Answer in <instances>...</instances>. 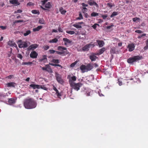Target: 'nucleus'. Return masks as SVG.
<instances>
[{
  "label": "nucleus",
  "instance_id": "obj_41",
  "mask_svg": "<svg viewBox=\"0 0 148 148\" xmlns=\"http://www.w3.org/2000/svg\"><path fill=\"white\" fill-rule=\"evenodd\" d=\"M122 79H119L118 80V83L119 85L120 86L122 85Z\"/></svg>",
  "mask_w": 148,
  "mask_h": 148
},
{
  "label": "nucleus",
  "instance_id": "obj_33",
  "mask_svg": "<svg viewBox=\"0 0 148 148\" xmlns=\"http://www.w3.org/2000/svg\"><path fill=\"white\" fill-rule=\"evenodd\" d=\"M118 13L116 12H114L112 13V14L110 16V17L112 18L114 16H116L117 15Z\"/></svg>",
  "mask_w": 148,
  "mask_h": 148
},
{
  "label": "nucleus",
  "instance_id": "obj_7",
  "mask_svg": "<svg viewBox=\"0 0 148 148\" xmlns=\"http://www.w3.org/2000/svg\"><path fill=\"white\" fill-rule=\"evenodd\" d=\"M82 84L80 83L77 84L74 83L72 85H71V86H72L74 89L78 91L79 89V88L82 86Z\"/></svg>",
  "mask_w": 148,
  "mask_h": 148
},
{
  "label": "nucleus",
  "instance_id": "obj_32",
  "mask_svg": "<svg viewBox=\"0 0 148 148\" xmlns=\"http://www.w3.org/2000/svg\"><path fill=\"white\" fill-rule=\"evenodd\" d=\"M107 5L110 8H111L112 7L115 6L114 3H108L107 4Z\"/></svg>",
  "mask_w": 148,
  "mask_h": 148
},
{
  "label": "nucleus",
  "instance_id": "obj_34",
  "mask_svg": "<svg viewBox=\"0 0 148 148\" xmlns=\"http://www.w3.org/2000/svg\"><path fill=\"white\" fill-rule=\"evenodd\" d=\"M51 6L50 3L49 2L46 4L45 5V7L47 8H50Z\"/></svg>",
  "mask_w": 148,
  "mask_h": 148
},
{
  "label": "nucleus",
  "instance_id": "obj_51",
  "mask_svg": "<svg viewBox=\"0 0 148 148\" xmlns=\"http://www.w3.org/2000/svg\"><path fill=\"white\" fill-rule=\"evenodd\" d=\"M101 16L104 19H106L107 17V15H101Z\"/></svg>",
  "mask_w": 148,
  "mask_h": 148
},
{
  "label": "nucleus",
  "instance_id": "obj_13",
  "mask_svg": "<svg viewBox=\"0 0 148 148\" xmlns=\"http://www.w3.org/2000/svg\"><path fill=\"white\" fill-rule=\"evenodd\" d=\"M63 40L65 42L64 45H66L68 44L71 43L72 42L71 41L66 38H63Z\"/></svg>",
  "mask_w": 148,
  "mask_h": 148
},
{
  "label": "nucleus",
  "instance_id": "obj_35",
  "mask_svg": "<svg viewBox=\"0 0 148 148\" xmlns=\"http://www.w3.org/2000/svg\"><path fill=\"white\" fill-rule=\"evenodd\" d=\"M79 17L77 18V20H81L83 19V17L82 14L80 13L79 14Z\"/></svg>",
  "mask_w": 148,
  "mask_h": 148
},
{
  "label": "nucleus",
  "instance_id": "obj_40",
  "mask_svg": "<svg viewBox=\"0 0 148 148\" xmlns=\"http://www.w3.org/2000/svg\"><path fill=\"white\" fill-rule=\"evenodd\" d=\"M39 22L41 24H44V20L42 19H40L39 21Z\"/></svg>",
  "mask_w": 148,
  "mask_h": 148
},
{
  "label": "nucleus",
  "instance_id": "obj_28",
  "mask_svg": "<svg viewBox=\"0 0 148 148\" xmlns=\"http://www.w3.org/2000/svg\"><path fill=\"white\" fill-rule=\"evenodd\" d=\"M99 15V14L95 12H92L91 14V16L92 17H95Z\"/></svg>",
  "mask_w": 148,
  "mask_h": 148
},
{
  "label": "nucleus",
  "instance_id": "obj_63",
  "mask_svg": "<svg viewBox=\"0 0 148 148\" xmlns=\"http://www.w3.org/2000/svg\"><path fill=\"white\" fill-rule=\"evenodd\" d=\"M0 28L3 30L5 29H6V27L4 26H1Z\"/></svg>",
  "mask_w": 148,
  "mask_h": 148
},
{
  "label": "nucleus",
  "instance_id": "obj_53",
  "mask_svg": "<svg viewBox=\"0 0 148 148\" xmlns=\"http://www.w3.org/2000/svg\"><path fill=\"white\" fill-rule=\"evenodd\" d=\"M135 32L136 33H137L138 34H140V33H143V32L142 31H141V30H136Z\"/></svg>",
  "mask_w": 148,
  "mask_h": 148
},
{
  "label": "nucleus",
  "instance_id": "obj_2",
  "mask_svg": "<svg viewBox=\"0 0 148 148\" xmlns=\"http://www.w3.org/2000/svg\"><path fill=\"white\" fill-rule=\"evenodd\" d=\"M93 66L90 63L88 64L86 66L84 65H82L80 67V69L82 73L87 72L92 69Z\"/></svg>",
  "mask_w": 148,
  "mask_h": 148
},
{
  "label": "nucleus",
  "instance_id": "obj_23",
  "mask_svg": "<svg viewBox=\"0 0 148 148\" xmlns=\"http://www.w3.org/2000/svg\"><path fill=\"white\" fill-rule=\"evenodd\" d=\"M73 26L77 29L81 28L82 27L81 25H80L78 23L73 24Z\"/></svg>",
  "mask_w": 148,
  "mask_h": 148
},
{
  "label": "nucleus",
  "instance_id": "obj_58",
  "mask_svg": "<svg viewBox=\"0 0 148 148\" xmlns=\"http://www.w3.org/2000/svg\"><path fill=\"white\" fill-rule=\"evenodd\" d=\"M23 20H16L15 21L14 23H20L22 22H23Z\"/></svg>",
  "mask_w": 148,
  "mask_h": 148
},
{
  "label": "nucleus",
  "instance_id": "obj_24",
  "mask_svg": "<svg viewBox=\"0 0 148 148\" xmlns=\"http://www.w3.org/2000/svg\"><path fill=\"white\" fill-rule=\"evenodd\" d=\"M8 102L10 104H11L15 103V100L13 98H11L9 99Z\"/></svg>",
  "mask_w": 148,
  "mask_h": 148
},
{
  "label": "nucleus",
  "instance_id": "obj_25",
  "mask_svg": "<svg viewBox=\"0 0 148 148\" xmlns=\"http://www.w3.org/2000/svg\"><path fill=\"white\" fill-rule=\"evenodd\" d=\"M53 89L56 91V94L59 97L61 96V94L59 93L58 91L55 87H53Z\"/></svg>",
  "mask_w": 148,
  "mask_h": 148
},
{
  "label": "nucleus",
  "instance_id": "obj_61",
  "mask_svg": "<svg viewBox=\"0 0 148 148\" xmlns=\"http://www.w3.org/2000/svg\"><path fill=\"white\" fill-rule=\"evenodd\" d=\"M82 5L84 7H87L88 6V5L87 4H85L84 3H82Z\"/></svg>",
  "mask_w": 148,
  "mask_h": 148
},
{
  "label": "nucleus",
  "instance_id": "obj_19",
  "mask_svg": "<svg viewBox=\"0 0 148 148\" xmlns=\"http://www.w3.org/2000/svg\"><path fill=\"white\" fill-rule=\"evenodd\" d=\"M30 87L34 89L36 88L39 89L40 86L39 85H35L34 84H31L29 85Z\"/></svg>",
  "mask_w": 148,
  "mask_h": 148
},
{
  "label": "nucleus",
  "instance_id": "obj_26",
  "mask_svg": "<svg viewBox=\"0 0 148 148\" xmlns=\"http://www.w3.org/2000/svg\"><path fill=\"white\" fill-rule=\"evenodd\" d=\"M58 41V39L56 38H54V39H52L51 40H50L49 42V43H56V42H57V41Z\"/></svg>",
  "mask_w": 148,
  "mask_h": 148
},
{
  "label": "nucleus",
  "instance_id": "obj_50",
  "mask_svg": "<svg viewBox=\"0 0 148 148\" xmlns=\"http://www.w3.org/2000/svg\"><path fill=\"white\" fill-rule=\"evenodd\" d=\"M146 35V34H141V35H140L139 36H138V38H140L142 37H143V36H145Z\"/></svg>",
  "mask_w": 148,
  "mask_h": 148
},
{
  "label": "nucleus",
  "instance_id": "obj_57",
  "mask_svg": "<svg viewBox=\"0 0 148 148\" xmlns=\"http://www.w3.org/2000/svg\"><path fill=\"white\" fill-rule=\"evenodd\" d=\"M12 47H16L17 48L16 45L14 42H13L12 46Z\"/></svg>",
  "mask_w": 148,
  "mask_h": 148
},
{
  "label": "nucleus",
  "instance_id": "obj_5",
  "mask_svg": "<svg viewBox=\"0 0 148 148\" xmlns=\"http://www.w3.org/2000/svg\"><path fill=\"white\" fill-rule=\"evenodd\" d=\"M18 46L19 48H25L28 47L27 44L25 42H22L21 40L18 41Z\"/></svg>",
  "mask_w": 148,
  "mask_h": 148
},
{
  "label": "nucleus",
  "instance_id": "obj_4",
  "mask_svg": "<svg viewBox=\"0 0 148 148\" xmlns=\"http://www.w3.org/2000/svg\"><path fill=\"white\" fill-rule=\"evenodd\" d=\"M58 49L61 52L63 53V55H67L69 53V52L66 50L67 48L66 47L59 46L58 47Z\"/></svg>",
  "mask_w": 148,
  "mask_h": 148
},
{
  "label": "nucleus",
  "instance_id": "obj_60",
  "mask_svg": "<svg viewBox=\"0 0 148 148\" xmlns=\"http://www.w3.org/2000/svg\"><path fill=\"white\" fill-rule=\"evenodd\" d=\"M76 64V63L75 62L73 63L71 65V67H73L75 66Z\"/></svg>",
  "mask_w": 148,
  "mask_h": 148
},
{
  "label": "nucleus",
  "instance_id": "obj_43",
  "mask_svg": "<svg viewBox=\"0 0 148 148\" xmlns=\"http://www.w3.org/2000/svg\"><path fill=\"white\" fill-rule=\"evenodd\" d=\"M91 91L90 89H88L87 91H86V93L87 95L88 96L90 95V93L91 92Z\"/></svg>",
  "mask_w": 148,
  "mask_h": 148
},
{
  "label": "nucleus",
  "instance_id": "obj_48",
  "mask_svg": "<svg viewBox=\"0 0 148 148\" xmlns=\"http://www.w3.org/2000/svg\"><path fill=\"white\" fill-rule=\"evenodd\" d=\"M58 31L60 32H63V30L61 28V27L60 26H59V27L58 28Z\"/></svg>",
  "mask_w": 148,
  "mask_h": 148
},
{
  "label": "nucleus",
  "instance_id": "obj_42",
  "mask_svg": "<svg viewBox=\"0 0 148 148\" xmlns=\"http://www.w3.org/2000/svg\"><path fill=\"white\" fill-rule=\"evenodd\" d=\"M13 42H14L12 41H9L8 42V44L9 45L12 47Z\"/></svg>",
  "mask_w": 148,
  "mask_h": 148
},
{
  "label": "nucleus",
  "instance_id": "obj_9",
  "mask_svg": "<svg viewBox=\"0 0 148 148\" xmlns=\"http://www.w3.org/2000/svg\"><path fill=\"white\" fill-rule=\"evenodd\" d=\"M76 77L74 76H73L69 78V82L70 85H72L74 83L73 81L76 80Z\"/></svg>",
  "mask_w": 148,
  "mask_h": 148
},
{
  "label": "nucleus",
  "instance_id": "obj_20",
  "mask_svg": "<svg viewBox=\"0 0 148 148\" xmlns=\"http://www.w3.org/2000/svg\"><path fill=\"white\" fill-rule=\"evenodd\" d=\"M91 45L90 44L86 45L83 47L82 50L84 51L88 50Z\"/></svg>",
  "mask_w": 148,
  "mask_h": 148
},
{
  "label": "nucleus",
  "instance_id": "obj_10",
  "mask_svg": "<svg viewBox=\"0 0 148 148\" xmlns=\"http://www.w3.org/2000/svg\"><path fill=\"white\" fill-rule=\"evenodd\" d=\"M39 61L41 63H46L47 62V59L46 56H43L39 60Z\"/></svg>",
  "mask_w": 148,
  "mask_h": 148
},
{
  "label": "nucleus",
  "instance_id": "obj_44",
  "mask_svg": "<svg viewBox=\"0 0 148 148\" xmlns=\"http://www.w3.org/2000/svg\"><path fill=\"white\" fill-rule=\"evenodd\" d=\"M144 49L145 50L148 49V39L147 40L146 45L145 47H144Z\"/></svg>",
  "mask_w": 148,
  "mask_h": 148
},
{
  "label": "nucleus",
  "instance_id": "obj_6",
  "mask_svg": "<svg viewBox=\"0 0 148 148\" xmlns=\"http://www.w3.org/2000/svg\"><path fill=\"white\" fill-rule=\"evenodd\" d=\"M56 76L57 81L60 84H62L64 82L63 79H62L61 76L59 74L56 73Z\"/></svg>",
  "mask_w": 148,
  "mask_h": 148
},
{
  "label": "nucleus",
  "instance_id": "obj_62",
  "mask_svg": "<svg viewBox=\"0 0 148 148\" xmlns=\"http://www.w3.org/2000/svg\"><path fill=\"white\" fill-rule=\"evenodd\" d=\"M113 26H114L113 25H112L110 26H107V29H110L111 28H112V27H113Z\"/></svg>",
  "mask_w": 148,
  "mask_h": 148
},
{
  "label": "nucleus",
  "instance_id": "obj_64",
  "mask_svg": "<svg viewBox=\"0 0 148 148\" xmlns=\"http://www.w3.org/2000/svg\"><path fill=\"white\" fill-rule=\"evenodd\" d=\"M52 32L57 33L58 32V31L57 29H53L52 31Z\"/></svg>",
  "mask_w": 148,
  "mask_h": 148
},
{
  "label": "nucleus",
  "instance_id": "obj_56",
  "mask_svg": "<svg viewBox=\"0 0 148 148\" xmlns=\"http://www.w3.org/2000/svg\"><path fill=\"white\" fill-rule=\"evenodd\" d=\"M22 12V11L20 9L18 10L17 11H15V13H21Z\"/></svg>",
  "mask_w": 148,
  "mask_h": 148
},
{
  "label": "nucleus",
  "instance_id": "obj_31",
  "mask_svg": "<svg viewBox=\"0 0 148 148\" xmlns=\"http://www.w3.org/2000/svg\"><path fill=\"white\" fill-rule=\"evenodd\" d=\"M60 12L62 14H64L66 12V11L64 10L62 8H61L60 9Z\"/></svg>",
  "mask_w": 148,
  "mask_h": 148
},
{
  "label": "nucleus",
  "instance_id": "obj_37",
  "mask_svg": "<svg viewBox=\"0 0 148 148\" xmlns=\"http://www.w3.org/2000/svg\"><path fill=\"white\" fill-rule=\"evenodd\" d=\"M32 63V62H23L22 63V65H30Z\"/></svg>",
  "mask_w": 148,
  "mask_h": 148
},
{
  "label": "nucleus",
  "instance_id": "obj_49",
  "mask_svg": "<svg viewBox=\"0 0 148 148\" xmlns=\"http://www.w3.org/2000/svg\"><path fill=\"white\" fill-rule=\"evenodd\" d=\"M17 56L18 58H20V59H22L23 57L22 55L20 54H18L17 55Z\"/></svg>",
  "mask_w": 148,
  "mask_h": 148
},
{
  "label": "nucleus",
  "instance_id": "obj_14",
  "mask_svg": "<svg viewBox=\"0 0 148 148\" xmlns=\"http://www.w3.org/2000/svg\"><path fill=\"white\" fill-rule=\"evenodd\" d=\"M10 3L12 4H14L16 5H20V3L18 2L17 0H10Z\"/></svg>",
  "mask_w": 148,
  "mask_h": 148
},
{
  "label": "nucleus",
  "instance_id": "obj_29",
  "mask_svg": "<svg viewBox=\"0 0 148 148\" xmlns=\"http://www.w3.org/2000/svg\"><path fill=\"white\" fill-rule=\"evenodd\" d=\"M49 66L48 65H45V67L42 68V69L44 70L48 71V69H49Z\"/></svg>",
  "mask_w": 148,
  "mask_h": 148
},
{
  "label": "nucleus",
  "instance_id": "obj_22",
  "mask_svg": "<svg viewBox=\"0 0 148 148\" xmlns=\"http://www.w3.org/2000/svg\"><path fill=\"white\" fill-rule=\"evenodd\" d=\"M42 26H38L37 27L34 28L33 29V30L34 32H36L39 31L40 29H42Z\"/></svg>",
  "mask_w": 148,
  "mask_h": 148
},
{
  "label": "nucleus",
  "instance_id": "obj_15",
  "mask_svg": "<svg viewBox=\"0 0 148 148\" xmlns=\"http://www.w3.org/2000/svg\"><path fill=\"white\" fill-rule=\"evenodd\" d=\"M97 41L99 47H102L104 45V43L103 41L97 40Z\"/></svg>",
  "mask_w": 148,
  "mask_h": 148
},
{
  "label": "nucleus",
  "instance_id": "obj_39",
  "mask_svg": "<svg viewBox=\"0 0 148 148\" xmlns=\"http://www.w3.org/2000/svg\"><path fill=\"white\" fill-rule=\"evenodd\" d=\"M66 32L69 34L72 35L75 34V32L73 31H67Z\"/></svg>",
  "mask_w": 148,
  "mask_h": 148
},
{
  "label": "nucleus",
  "instance_id": "obj_21",
  "mask_svg": "<svg viewBox=\"0 0 148 148\" xmlns=\"http://www.w3.org/2000/svg\"><path fill=\"white\" fill-rule=\"evenodd\" d=\"M97 58V57L94 55H90V58L92 61H95Z\"/></svg>",
  "mask_w": 148,
  "mask_h": 148
},
{
  "label": "nucleus",
  "instance_id": "obj_52",
  "mask_svg": "<svg viewBox=\"0 0 148 148\" xmlns=\"http://www.w3.org/2000/svg\"><path fill=\"white\" fill-rule=\"evenodd\" d=\"M34 5V3H33L31 2H29V3H27V6H28V5L31 6V5Z\"/></svg>",
  "mask_w": 148,
  "mask_h": 148
},
{
  "label": "nucleus",
  "instance_id": "obj_27",
  "mask_svg": "<svg viewBox=\"0 0 148 148\" xmlns=\"http://www.w3.org/2000/svg\"><path fill=\"white\" fill-rule=\"evenodd\" d=\"M140 19L138 18L135 17L133 18V21L134 22L138 23L140 21Z\"/></svg>",
  "mask_w": 148,
  "mask_h": 148
},
{
  "label": "nucleus",
  "instance_id": "obj_12",
  "mask_svg": "<svg viewBox=\"0 0 148 148\" xmlns=\"http://www.w3.org/2000/svg\"><path fill=\"white\" fill-rule=\"evenodd\" d=\"M128 48L129 51H132L134 49L135 46L133 44H131L128 45Z\"/></svg>",
  "mask_w": 148,
  "mask_h": 148
},
{
  "label": "nucleus",
  "instance_id": "obj_30",
  "mask_svg": "<svg viewBox=\"0 0 148 148\" xmlns=\"http://www.w3.org/2000/svg\"><path fill=\"white\" fill-rule=\"evenodd\" d=\"M106 50L105 48H101L99 51V54H101L102 53Z\"/></svg>",
  "mask_w": 148,
  "mask_h": 148
},
{
  "label": "nucleus",
  "instance_id": "obj_55",
  "mask_svg": "<svg viewBox=\"0 0 148 148\" xmlns=\"http://www.w3.org/2000/svg\"><path fill=\"white\" fill-rule=\"evenodd\" d=\"M56 53L59 55H62L63 53L61 52V51H56Z\"/></svg>",
  "mask_w": 148,
  "mask_h": 148
},
{
  "label": "nucleus",
  "instance_id": "obj_18",
  "mask_svg": "<svg viewBox=\"0 0 148 148\" xmlns=\"http://www.w3.org/2000/svg\"><path fill=\"white\" fill-rule=\"evenodd\" d=\"M6 85L9 87H14L15 86L16 84L14 82H10L6 84Z\"/></svg>",
  "mask_w": 148,
  "mask_h": 148
},
{
  "label": "nucleus",
  "instance_id": "obj_45",
  "mask_svg": "<svg viewBox=\"0 0 148 148\" xmlns=\"http://www.w3.org/2000/svg\"><path fill=\"white\" fill-rule=\"evenodd\" d=\"M97 26H99L98 24L95 23L92 26V27L94 29H95L97 27Z\"/></svg>",
  "mask_w": 148,
  "mask_h": 148
},
{
  "label": "nucleus",
  "instance_id": "obj_46",
  "mask_svg": "<svg viewBox=\"0 0 148 148\" xmlns=\"http://www.w3.org/2000/svg\"><path fill=\"white\" fill-rule=\"evenodd\" d=\"M53 62L55 63H59V60L57 59H53Z\"/></svg>",
  "mask_w": 148,
  "mask_h": 148
},
{
  "label": "nucleus",
  "instance_id": "obj_8",
  "mask_svg": "<svg viewBox=\"0 0 148 148\" xmlns=\"http://www.w3.org/2000/svg\"><path fill=\"white\" fill-rule=\"evenodd\" d=\"M88 3L90 6L94 5L97 8L99 7L98 5L92 0H89L88 1Z\"/></svg>",
  "mask_w": 148,
  "mask_h": 148
},
{
  "label": "nucleus",
  "instance_id": "obj_38",
  "mask_svg": "<svg viewBox=\"0 0 148 148\" xmlns=\"http://www.w3.org/2000/svg\"><path fill=\"white\" fill-rule=\"evenodd\" d=\"M40 88L43 89L44 90H47V88L45 86H42L39 85Z\"/></svg>",
  "mask_w": 148,
  "mask_h": 148
},
{
  "label": "nucleus",
  "instance_id": "obj_11",
  "mask_svg": "<svg viewBox=\"0 0 148 148\" xmlns=\"http://www.w3.org/2000/svg\"><path fill=\"white\" fill-rule=\"evenodd\" d=\"M38 55L37 53L35 51H33L31 52L30 54V57L32 58H36Z\"/></svg>",
  "mask_w": 148,
  "mask_h": 148
},
{
  "label": "nucleus",
  "instance_id": "obj_16",
  "mask_svg": "<svg viewBox=\"0 0 148 148\" xmlns=\"http://www.w3.org/2000/svg\"><path fill=\"white\" fill-rule=\"evenodd\" d=\"M110 51L111 53L114 54L117 52L118 51L116 50V47H111Z\"/></svg>",
  "mask_w": 148,
  "mask_h": 148
},
{
  "label": "nucleus",
  "instance_id": "obj_1",
  "mask_svg": "<svg viewBox=\"0 0 148 148\" xmlns=\"http://www.w3.org/2000/svg\"><path fill=\"white\" fill-rule=\"evenodd\" d=\"M24 106L25 108L31 109L35 108L36 107V104L33 99H29L25 100Z\"/></svg>",
  "mask_w": 148,
  "mask_h": 148
},
{
  "label": "nucleus",
  "instance_id": "obj_36",
  "mask_svg": "<svg viewBox=\"0 0 148 148\" xmlns=\"http://www.w3.org/2000/svg\"><path fill=\"white\" fill-rule=\"evenodd\" d=\"M31 33V31L30 30H28L24 34V35L25 36H26L28 35L29 34Z\"/></svg>",
  "mask_w": 148,
  "mask_h": 148
},
{
  "label": "nucleus",
  "instance_id": "obj_17",
  "mask_svg": "<svg viewBox=\"0 0 148 148\" xmlns=\"http://www.w3.org/2000/svg\"><path fill=\"white\" fill-rule=\"evenodd\" d=\"M38 47V45L37 44H33L31 45L29 47V49L30 50H34L36 49Z\"/></svg>",
  "mask_w": 148,
  "mask_h": 148
},
{
  "label": "nucleus",
  "instance_id": "obj_3",
  "mask_svg": "<svg viewBox=\"0 0 148 148\" xmlns=\"http://www.w3.org/2000/svg\"><path fill=\"white\" fill-rule=\"evenodd\" d=\"M142 58V56H134L129 58L127 60V62L129 63H132L135 62H137L141 60Z\"/></svg>",
  "mask_w": 148,
  "mask_h": 148
},
{
  "label": "nucleus",
  "instance_id": "obj_54",
  "mask_svg": "<svg viewBox=\"0 0 148 148\" xmlns=\"http://www.w3.org/2000/svg\"><path fill=\"white\" fill-rule=\"evenodd\" d=\"M49 51L51 53H54L56 51L53 50H49Z\"/></svg>",
  "mask_w": 148,
  "mask_h": 148
},
{
  "label": "nucleus",
  "instance_id": "obj_59",
  "mask_svg": "<svg viewBox=\"0 0 148 148\" xmlns=\"http://www.w3.org/2000/svg\"><path fill=\"white\" fill-rule=\"evenodd\" d=\"M87 10V9L85 7H83V11L84 12H86Z\"/></svg>",
  "mask_w": 148,
  "mask_h": 148
},
{
  "label": "nucleus",
  "instance_id": "obj_47",
  "mask_svg": "<svg viewBox=\"0 0 148 148\" xmlns=\"http://www.w3.org/2000/svg\"><path fill=\"white\" fill-rule=\"evenodd\" d=\"M43 48L45 50H46L49 48V47L48 46L46 45Z\"/></svg>",
  "mask_w": 148,
  "mask_h": 148
}]
</instances>
